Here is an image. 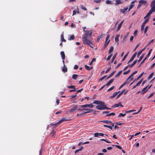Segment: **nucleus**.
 Returning <instances> with one entry per match:
<instances>
[{
    "instance_id": "obj_49",
    "label": "nucleus",
    "mask_w": 155,
    "mask_h": 155,
    "mask_svg": "<svg viewBox=\"0 0 155 155\" xmlns=\"http://www.w3.org/2000/svg\"><path fill=\"white\" fill-rule=\"evenodd\" d=\"M116 56H117L116 54H114L113 55L112 58V61H111L112 62H113V61H114V60L115 59Z\"/></svg>"
},
{
    "instance_id": "obj_27",
    "label": "nucleus",
    "mask_w": 155,
    "mask_h": 155,
    "mask_svg": "<svg viewBox=\"0 0 155 155\" xmlns=\"http://www.w3.org/2000/svg\"><path fill=\"white\" fill-rule=\"evenodd\" d=\"M78 76V75L77 74H73L72 76V78L74 80H76Z\"/></svg>"
},
{
    "instance_id": "obj_14",
    "label": "nucleus",
    "mask_w": 155,
    "mask_h": 155,
    "mask_svg": "<svg viewBox=\"0 0 155 155\" xmlns=\"http://www.w3.org/2000/svg\"><path fill=\"white\" fill-rule=\"evenodd\" d=\"M124 20H122L118 25L117 29V31H118L120 29L122 25L123 24V23L124 21Z\"/></svg>"
},
{
    "instance_id": "obj_64",
    "label": "nucleus",
    "mask_w": 155,
    "mask_h": 155,
    "mask_svg": "<svg viewBox=\"0 0 155 155\" xmlns=\"http://www.w3.org/2000/svg\"><path fill=\"white\" fill-rule=\"evenodd\" d=\"M109 37H110L109 35H108L107 36V37L106 38V41H105L106 42H107V41L109 39Z\"/></svg>"
},
{
    "instance_id": "obj_41",
    "label": "nucleus",
    "mask_w": 155,
    "mask_h": 155,
    "mask_svg": "<svg viewBox=\"0 0 155 155\" xmlns=\"http://www.w3.org/2000/svg\"><path fill=\"white\" fill-rule=\"evenodd\" d=\"M152 49H150V50L149 51V52H148V54H147V58H148V57H149L150 56V54H151V51H152Z\"/></svg>"
},
{
    "instance_id": "obj_43",
    "label": "nucleus",
    "mask_w": 155,
    "mask_h": 155,
    "mask_svg": "<svg viewBox=\"0 0 155 155\" xmlns=\"http://www.w3.org/2000/svg\"><path fill=\"white\" fill-rule=\"evenodd\" d=\"M106 2L107 4H113L111 3V2L109 0H107Z\"/></svg>"
},
{
    "instance_id": "obj_36",
    "label": "nucleus",
    "mask_w": 155,
    "mask_h": 155,
    "mask_svg": "<svg viewBox=\"0 0 155 155\" xmlns=\"http://www.w3.org/2000/svg\"><path fill=\"white\" fill-rule=\"evenodd\" d=\"M67 87L70 89H75V86L74 85H71Z\"/></svg>"
},
{
    "instance_id": "obj_35",
    "label": "nucleus",
    "mask_w": 155,
    "mask_h": 155,
    "mask_svg": "<svg viewBox=\"0 0 155 155\" xmlns=\"http://www.w3.org/2000/svg\"><path fill=\"white\" fill-rule=\"evenodd\" d=\"M129 53V52H128L124 56L123 58L122 59V61H124L125 60V59L127 58V56L128 55V54Z\"/></svg>"
},
{
    "instance_id": "obj_37",
    "label": "nucleus",
    "mask_w": 155,
    "mask_h": 155,
    "mask_svg": "<svg viewBox=\"0 0 155 155\" xmlns=\"http://www.w3.org/2000/svg\"><path fill=\"white\" fill-rule=\"evenodd\" d=\"M115 115V114L114 113H110L108 114H107L106 116H114Z\"/></svg>"
},
{
    "instance_id": "obj_18",
    "label": "nucleus",
    "mask_w": 155,
    "mask_h": 155,
    "mask_svg": "<svg viewBox=\"0 0 155 155\" xmlns=\"http://www.w3.org/2000/svg\"><path fill=\"white\" fill-rule=\"evenodd\" d=\"M60 53L62 59L64 60L65 59V55L64 52L62 51Z\"/></svg>"
},
{
    "instance_id": "obj_25",
    "label": "nucleus",
    "mask_w": 155,
    "mask_h": 155,
    "mask_svg": "<svg viewBox=\"0 0 155 155\" xmlns=\"http://www.w3.org/2000/svg\"><path fill=\"white\" fill-rule=\"evenodd\" d=\"M115 1L116 3L115 5H118L121 3V2L120 0H115Z\"/></svg>"
},
{
    "instance_id": "obj_55",
    "label": "nucleus",
    "mask_w": 155,
    "mask_h": 155,
    "mask_svg": "<svg viewBox=\"0 0 155 155\" xmlns=\"http://www.w3.org/2000/svg\"><path fill=\"white\" fill-rule=\"evenodd\" d=\"M111 69V67L108 68L105 71V73H107Z\"/></svg>"
},
{
    "instance_id": "obj_20",
    "label": "nucleus",
    "mask_w": 155,
    "mask_h": 155,
    "mask_svg": "<svg viewBox=\"0 0 155 155\" xmlns=\"http://www.w3.org/2000/svg\"><path fill=\"white\" fill-rule=\"evenodd\" d=\"M147 3V2L146 1H144L143 0H141L139 1V3H140L141 5L144 4L146 5Z\"/></svg>"
},
{
    "instance_id": "obj_31",
    "label": "nucleus",
    "mask_w": 155,
    "mask_h": 155,
    "mask_svg": "<svg viewBox=\"0 0 155 155\" xmlns=\"http://www.w3.org/2000/svg\"><path fill=\"white\" fill-rule=\"evenodd\" d=\"M119 36H120L119 35H118V34L117 35L115 38V41L117 42L119 41L118 38H119Z\"/></svg>"
},
{
    "instance_id": "obj_58",
    "label": "nucleus",
    "mask_w": 155,
    "mask_h": 155,
    "mask_svg": "<svg viewBox=\"0 0 155 155\" xmlns=\"http://www.w3.org/2000/svg\"><path fill=\"white\" fill-rule=\"evenodd\" d=\"M106 76H107V75H105L104 76L102 77L100 79L99 81H102L103 80H104L105 78L106 77Z\"/></svg>"
},
{
    "instance_id": "obj_5",
    "label": "nucleus",
    "mask_w": 155,
    "mask_h": 155,
    "mask_svg": "<svg viewBox=\"0 0 155 155\" xmlns=\"http://www.w3.org/2000/svg\"><path fill=\"white\" fill-rule=\"evenodd\" d=\"M69 120L68 119H67L65 118L64 117H63L62 119L60 120V121H59L58 123H56L54 124L53 125H58V124H61L62 122L65 121H68Z\"/></svg>"
},
{
    "instance_id": "obj_11",
    "label": "nucleus",
    "mask_w": 155,
    "mask_h": 155,
    "mask_svg": "<svg viewBox=\"0 0 155 155\" xmlns=\"http://www.w3.org/2000/svg\"><path fill=\"white\" fill-rule=\"evenodd\" d=\"M104 135V134L102 133H100L98 132H97L96 133H94V136L95 137H98L99 136H103Z\"/></svg>"
},
{
    "instance_id": "obj_9",
    "label": "nucleus",
    "mask_w": 155,
    "mask_h": 155,
    "mask_svg": "<svg viewBox=\"0 0 155 155\" xmlns=\"http://www.w3.org/2000/svg\"><path fill=\"white\" fill-rule=\"evenodd\" d=\"M81 107H89L91 108H92L94 107V105L92 104H86L81 106Z\"/></svg>"
},
{
    "instance_id": "obj_52",
    "label": "nucleus",
    "mask_w": 155,
    "mask_h": 155,
    "mask_svg": "<svg viewBox=\"0 0 155 155\" xmlns=\"http://www.w3.org/2000/svg\"><path fill=\"white\" fill-rule=\"evenodd\" d=\"M134 5H130L129 8V9L128 11H129L130 10H131L134 6Z\"/></svg>"
},
{
    "instance_id": "obj_53",
    "label": "nucleus",
    "mask_w": 155,
    "mask_h": 155,
    "mask_svg": "<svg viewBox=\"0 0 155 155\" xmlns=\"http://www.w3.org/2000/svg\"><path fill=\"white\" fill-rule=\"evenodd\" d=\"M123 92H121L117 96V98L120 97L123 94Z\"/></svg>"
},
{
    "instance_id": "obj_42",
    "label": "nucleus",
    "mask_w": 155,
    "mask_h": 155,
    "mask_svg": "<svg viewBox=\"0 0 155 155\" xmlns=\"http://www.w3.org/2000/svg\"><path fill=\"white\" fill-rule=\"evenodd\" d=\"M136 111V110H130L126 111L125 113H131L132 112H133L134 111Z\"/></svg>"
},
{
    "instance_id": "obj_2",
    "label": "nucleus",
    "mask_w": 155,
    "mask_h": 155,
    "mask_svg": "<svg viewBox=\"0 0 155 155\" xmlns=\"http://www.w3.org/2000/svg\"><path fill=\"white\" fill-rule=\"evenodd\" d=\"M150 7L151 9L148 13L144 17V19L149 16L153 12H155V0H153L152 1L150 4Z\"/></svg>"
},
{
    "instance_id": "obj_4",
    "label": "nucleus",
    "mask_w": 155,
    "mask_h": 155,
    "mask_svg": "<svg viewBox=\"0 0 155 155\" xmlns=\"http://www.w3.org/2000/svg\"><path fill=\"white\" fill-rule=\"evenodd\" d=\"M83 40L84 44H87L89 45L91 47L93 48V47L92 46V45H93V44L92 43V42L90 40H88L87 39H83Z\"/></svg>"
},
{
    "instance_id": "obj_63",
    "label": "nucleus",
    "mask_w": 155,
    "mask_h": 155,
    "mask_svg": "<svg viewBox=\"0 0 155 155\" xmlns=\"http://www.w3.org/2000/svg\"><path fill=\"white\" fill-rule=\"evenodd\" d=\"M101 2V0H94V2L96 3H99Z\"/></svg>"
},
{
    "instance_id": "obj_26",
    "label": "nucleus",
    "mask_w": 155,
    "mask_h": 155,
    "mask_svg": "<svg viewBox=\"0 0 155 155\" xmlns=\"http://www.w3.org/2000/svg\"><path fill=\"white\" fill-rule=\"evenodd\" d=\"M74 35H72L69 36V38H68V39L69 40H73L74 39Z\"/></svg>"
},
{
    "instance_id": "obj_60",
    "label": "nucleus",
    "mask_w": 155,
    "mask_h": 155,
    "mask_svg": "<svg viewBox=\"0 0 155 155\" xmlns=\"http://www.w3.org/2000/svg\"><path fill=\"white\" fill-rule=\"evenodd\" d=\"M142 53V52L140 50V51L138 53L137 55V57H139Z\"/></svg>"
},
{
    "instance_id": "obj_57",
    "label": "nucleus",
    "mask_w": 155,
    "mask_h": 155,
    "mask_svg": "<svg viewBox=\"0 0 155 155\" xmlns=\"http://www.w3.org/2000/svg\"><path fill=\"white\" fill-rule=\"evenodd\" d=\"M54 134V130H52L51 131V132L50 133V134L51 135H52V137H53V135Z\"/></svg>"
},
{
    "instance_id": "obj_8",
    "label": "nucleus",
    "mask_w": 155,
    "mask_h": 155,
    "mask_svg": "<svg viewBox=\"0 0 155 155\" xmlns=\"http://www.w3.org/2000/svg\"><path fill=\"white\" fill-rule=\"evenodd\" d=\"M137 54V52H136L134 53V54L132 55V57L130 59L129 61H128V62L127 63V64H129L130 62L132 61L134 59L135 57L136 56Z\"/></svg>"
},
{
    "instance_id": "obj_47",
    "label": "nucleus",
    "mask_w": 155,
    "mask_h": 155,
    "mask_svg": "<svg viewBox=\"0 0 155 155\" xmlns=\"http://www.w3.org/2000/svg\"><path fill=\"white\" fill-rule=\"evenodd\" d=\"M96 61V58H93L91 60V61L90 62V65H91L93 63V62L94 61Z\"/></svg>"
},
{
    "instance_id": "obj_23",
    "label": "nucleus",
    "mask_w": 155,
    "mask_h": 155,
    "mask_svg": "<svg viewBox=\"0 0 155 155\" xmlns=\"http://www.w3.org/2000/svg\"><path fill=\"white\" fill-rule=\"evenodd\" d=\"M128 8L127 7L125 8H124V9H120V12L123 13H124L125 11H127V10L128 9Z\"/></svg>"
},
{
    "instance_id": "obj_44",
    "label": "nucleus",
    "mask_w": 155,
    "mask_h": 155,
    "mask_svg": "<svg viewBox=\"0 0 155 155\" xmlns=\"http://www.w3.org/2000/svg\"><path fill=\"white\" fill-rule=\"evenodd\" d=\"M154 74V72H153L150 75L148 76V79H150L151 78H152L153 75Z\"/></svg>"
},
{
    "instance_id": "obj_21",
    "label": "nucleus",
    "mask_w": 155,
    "mask_h": 155,
    "mask_svg": "<svg viewBox=\"0 0 155 155\" xmlns=\"http://www.w3.org/2000/svg\"><path fill=\"white\" fill-rule=\"evenodd\" d=\"M120 91H119L117 92H114L112 96L110 97V98H114L115 97L117 94Z\"/></svg>"
},
{
    "instance_id": "obj_28",
    "label": "nucleus",
    "mask_w": 155,
    "mask_h": 155,
    "mask_svg": "<svg viewBox=\"0 0 155 155\" xmlns=\"http://www.w3.org/2000/svg\"><path fill=\"white\" fill-rule=\"evenodd\" d=\"M84 67H85V69L88 70H91V69H92V67L91 68V67H90L89 66H88L87 65H84Z\"/></svg>"
},
{
    "instance_id": "obj_46",
    "label": "nucleus",
    "mask_w": 155,
    "mask_h": 155,
    "mask_svg": "<svg viewBox=\"0 0 155 155\" xmlns=\"http://www.w3.org/2000/svg\"><path fill=\"white\" fill-rule=\"evenodd\" d=\"M130 69L128 70L127 71H125L123 73V74L125 75V74H128L130 72Z\"/></svg>"
},
{
    "instance_id": "obj_17",
    "label": "nucleus",
    "mask_w": 155,
    "mask_h": 155,
    "mask_svg": "<svg viewBox=\"0 0 155 155\" xmlns=\"http://www.w3.org/2000/svg\"><path fill=\"white\" fill-rule=\"evenodd\" d=\"M114 80V79H112L109 81L106 84H105L106 86H109L111 83H112Z\"/></svg>"
},
{
    "instance_id": "obj_34",
    "label": "nucleus",
    "mask_w": 155,
    "mask_h": 155,
    "mask_svg": "<svg viewBox=\"0 0 155 155\" xmlns=\"http://www.w3.org/2000/svg\"><path fill=\"white\" fill-rule=\"evenodd\" d=\"M126 114V113H125L124 114H123L122 113H120V114H119V115H118V117H124V116H125Z\"/></svg>"
},
{
    "instance_id": "obj_50",
    "label": "nucleus",
    "mask_w": 155,
    "mask_h": 155,
    "mask_svg": "<svg viewBox=\"0 0 155 155\" xmlns=\"http://www.w3.org/2000/svg\"><path fill=\"white\" fill-rule=\"evenodd\" d=\"M114 87H115L114 86H112L110 88H109V89H108L107 91H110L112 90L114 88Z\"/></svg>"
},
{
    "instance_id": "obj_12",
    "label": "nucleus",
    "mask_w": 155,
    "mask_h": 155,
    "mask_svg": "<svg viewBox=\"0 0 155 155\" xmlns=\"http://www.w3.org/2000/svg\"><path fill=\"white\" fill-rule=\"evenodd\" d=\"M148 85H147L146 87H145L141 91V93L142 94H144L145 93L147 92L148 91V90H147V88Z\"/></svg>"
},
{
    "instance_id": "obj_6",
    "label": "nucleus",
    "mask_w": 155,
    "mask_h": 155,
    "mask_svg": "<svg viewBox=\"0 0 155 155\" xmlns=\"http://www.w3.org/2000/svg\"><path fill=\"white\" fill-rule=\"evenodd\" d=\"M149 19L147 18V19H146L144 21L143 23L142 24L141 26V31H142L143 30L145 24L149 21Z\"/></svg>"
},
{
    "instance_id": "obj_29",
    "label": "nucleus",
    "mask_w": 155,
    "mask_h": 155,
    "mask_svg": "<svg viewBox=\"0 0 155 155\" xmlns=\"http://www.w3.org/2000/svg\"><path fill=\"white\" fill-rule=\"evenodd\" d=\"M113 49H114L113 47V46H111V47H110V48L109 51L108 53L110 54V53L112 52L113 51Z\"/></svg>"
},
{
    "instance_id": "obj_32",
    "label": "nucleus",
    "mask_w": 155,
    "mask_h": 155,
    "mask_svg": "<svg viewBox=\"0 0 155 155\" xmlns=\"http://www.w3.org/2000/svg\"><path fill=\"white\" fill-rule=\"evenodd\" d=\"M61 40L62 42H66V40L64 39V35L63 34H62L61 35Z\"/></svg>"
},
{
    "instance_id": "obj_38",
    "label": "nucleus",
    "mask_w": 155,
    "mask_h": 155,
    "mask_svg": "<svg viewBox=\"0 0 155 155\" xmlns=\"http://www.w3.org/2000/svg\"><path fill=\"white\" fill-rule=\"evenodd\" d=\"M88 110V111L84 112V114H86L87 113H90V112H91L92 111H93V110H91V109H88V110Z\"/></svg>"
},
{
    "instance_id": "obj_61",
    "label": "nucleus",
    "mask_w": 155,
    "mask_h": 155,
    "mask_svg": "<svg viewBox=\"0 0 155 155\" xmlns=\"http://www.w3.org/2000/svg\"><path fill=\"white\" fill-rule=\"evenodd\" d=\"M153 41V39L152 40L150 41L148 43H147V45L148 46L150 45V44Z\"/></svg>"
},
{
    "instance_id": "obj_54",
    "label": "nucleus",
    "mask_w": 155,
    "mask_h": 155,
    "mask_svg": "<svg viewBox=\"0 0 155 155\" xmlns=\"http://www.w3.org/2000/svg\"><path fill=\"white\" fill-rule=\"evenodd\" d=\"M88 110V109H87V108L78 109V110H80V111L87 110Z\"/></svg>"
},
{
    "instance_id": "obj_45",
    "label": "nucleus",
    "mask_w": 155,
    "mask_h": 155,
    "mask_svg": "<svg viewBox=\"0 0 155 155\" xmlns=\"http://www.w3.org/2000/svg\"><path fill=\"white\" fill-rule=\"evenodd\" d=\"M81 9L84 11H86L87 10V8L85 7H84L83 5H81Z\"/></svg>"
},
{
    "instance_id": "obj_33",
    "label": "nucleus",
    "mask_w": 155,
    "mask_h": 155,
    "mask_svg": "<svg viewBox=\"0 0 155 155\" xmlns=\"http://www.w3.org/2000/svg\"><path fill=\"white\" fill-rule=\"evenodd\" d=\"M144 54H142V55L140 57L138 61V62H139L141 60L143 59V58L144 57Z\"/></svg>"
},
{
    "instance_id": "obj_30",
    "label": "nucleus",
    "mask_w": 155,
    "mask_h": 155,
    "mask_svg": "<svg viewBox=\"0 0 155 155\" xmlns=\"http://www.w3.org/2000/svg\"><path fill=\"white\" fill-rule=\"evenodd\" d=\"M83 149V147H82L80 149L76 150L75 151V153H78L79 151Z\"/></svg>"
},
{
    "instance_id": "obj_51",
    "label": "nucleus",
    "mask_w": 155,
    "mask_h": 155,
    "mask_svg": "<svg viewBox=\"0 0 155 155\" xmlns=\"http://www.w3.org/2000/svg\"><path fill=\"white\" fill-rule=\"evenodd\" d=\"M126 83H125V82H124L123 83L120 87L119 88V89H120L121 88H122L124 85H126Z\"/></svg>"
},
{
    "instance_id": "obj_3",
    "label": "nucleus",
    "mask_w": 155,
    "mask_h": 155,
    "mask_svg": "<svg viewBox=\"0 0 155 155\" xmlns=\"http://www.w3.org/2000/svg\"><path fill=\"white\" fill-rule=\"evenodd\" d=\"M85 33L83 35V39H89L91 36L92 32L91 30L84 31Z\"/></svg>"
},
{
    "instance_id": "obj_13",
    "label": "nucleus",
    "mask_w": 155,
    "mask_h": 155,
    "mask_svg": "<svg viewBox=\"0 0 155 155\" xmlns=\"http://www.w3.org/2000/svg\"><path fill=\"white\" fill-rule=\"evenodd\" d=\"M134 78H131V79H130L128 78L127 79L126 81L124 82L125 83H126V84H129L131 81H132L133 79Z\"/></svg>"
},
{
    "instance_id": "obj_1",
    "label": "nucleus",
    "mask_w": 155,
    "mask_h": 155,
    "mask_svg": "<svg viewBox=\"0 0 155 155\" xmlns=\"http://www.w3.org/2000/svg\"><path fill=\"white\" fill-rule=\"evenodd\" d=\"M93 103L98 104L96 106V108L99 110H104L105 109L109 110L111 109L107 107L106 105H105V103L101 101L95 100L93 102Z\"/></svg>"
},
{
    "instance_id": "obj_59",
    "label": "nucleus",
    "mask_w": 155,
    "mask_h": 155,
    "mask_svg": "<svg viewBox=\"0 0 155 155\" xmlns=\"http://www.w3.org/2000/svg\"><path fill=\"white\" fill-rule=\"evenodd\" d=\"M154 94V93H152L150 94V96H149L148 97V98L149 99V98H150V97H152V96H153V94Z\"/></svg>"
},
{
    "instance_id": "obj_40",
    "label": "nucleus",
    "mask_w": 155,
    "mask_h": 155,
    "mask_svg": "<svg viewBox=\"0 0 155 155\" xmlns=\"http://www.w3.org/2000/svg\"><path fill=\"white\" fill-rule=\"evenodd\" d=\"M122 71H120L118 72V73L115 76L116 77H117L119 76L122 73Z\"/></svg>"
},
{
    "instance_id": "obj_19",
    "label": "nucleus",
    "mask_w": 155,
    "mask_h": 155,
    "mask_svg": "<svg viewBox=\"0 0 155 155\" xmlns=\"http://www.w3.org/2000/svg\"><path fill=\"white\" fill-rule=\"evenodd\" d=\"M110 40H109V41H108L107 42L105 41V43L104 45V48H103L104 49L107 47V46L108 45L109 43L110 42Z\"/></svg>"
},
{
    "instance_id": "obj_7",
    "label": "nucleus",
    "mask_w": 155,
    "mask_h": 155,
    "mask_svg": "<svg viewBox=\"0 0 155 155\" xmlns=\"http://www.w3.org/2000/svg\"><path fill=\"white\" fill-rule=\"evenodd\" d=\"M119 106L123 107L124 106L120 102H119L118 104H115L113 106H112V107L113 108H114L118 107Z\"/></svg>"
},
{
    "instance_id": "obj_39",
    "label": "nucleus",
    "mask_w": 155,
    "mask_h": 155,
    "mask_svg": "<svg viewBox=\"0 0 155 155\" xmlns=\"http://www.w3.org/2000/svg\"><path fill=\"white\" fill-rule=\"evenodd\" d=\"M112 55H113V54H110L108 57L107 58V61H109V60L110 58H111V57L112 56Z\"/></svg>"
},
{
    "instance_id": "obj_15",
    "label": "nucleus",
    "mask_w": 155,
    "mask_h": 155,
    "mask_svg": "<svg viewBox=\"0 0 155 155\" xmlns=\"http://www.w3.org/2000/svg\"><path fill=\"white\" fill-rule=\"evenodd\" d=\"M100 122L106 124H110L112 123V122L111 121L108 120H101L100 121Z\"/></svg>"
},
{
    "instance_id": "obj_22",
    "label": "nucleus",
    "mask_w": 155,
    "mask_h": 155,
    "mask_svg": "<svg viewBox=\"0 0 155 155\" xmlns=\"http://www.w3.org/2000/svg\"><path fill=\"white\" fill-rule=\"evenodd\" d=\"M115 72H116V71H113L107 77L106 79H108L109 78H110L114 74V73H115Z\"/></svg>"
},
{
    "instance_id": "obj_24",
    "label": "nucleus",
    "mask_w": 155,
    "mask_h": 155,
    "mask_svg": "<svg viewBox=\"0 0 155 155\" xmlns=\"http://www.w3.org/2000/svg\"><path fill=\"white\" fill-rule=\"evenodd\" d=\"M68 70L67 68L66 67L65 65H64L62 68V71L64 72H66Z\"/></svg>"
},
{
    "instance_id": "obj_48",
    "label": "nucleus",
    "mask_w": 155,
    "mask_h": 155,
    "mask_svg": "<svg viewBox=\"0 0 155 155\" xmlns=\"http://www.w3.org/2000/svg\"><path fill=\"white\" fill-rule=\"evenodd\" d=\"M148 28V26H146L145 27V29H144V33L145 34L147 32V30Z\"/></svg>"
},
{
    "instance_id": "obj_16",
    "label": "nucleus",
    "mask_w": 155,
    "mask_h": 155,
    "mask_svg": "<svg viewBox=\"0 0 155 155\" xmlns=\"http://www.w3.org/2000/svg\"><path fill=\"white\" fill-rule=\"evenodd\" d=\"M143 73H144V72H143L141 74H140L137 78H135L134 80V82H135V81L138 80H139V79L142 77V76L143 75Z\"/></svg>"
},
{
    "instance_id": "obj_56",
    "label": "nucleus",
    "mask_w": 155,
    "mask_h": 155,
    "mask_svg": "<svg viewBox=\"0 0 155 155\" xmlns=\"http://www.w3.org/2000/svg\"><path fill=\"white\" fill-rule=\"evenodd\" d=\"M115 146L117 148H119L120 149H122V147H120V146L119 145H113V146Z\"/></svg>"
},
{
    "instance_id": "obj_10",
    "label": "nucleus",
    "mask_w": 155,
    "mask_h": 155,
    "mask_svg": "<svg viewBox=\"0 0 155 155\" xmlns=\"http://www.w3.org/2000/svg\"><path fill=\"white\" fill-rule=\"evenodd\" d=\"M72 106L74 107L72 108H71L70 110H69L70 113H71L72 112L74 111H75L77 109L78 107V105H72Z\"/></svg>"
},
{
    "instance_id": "obj_62",
    "label": "nucleus",
    "mask_w": 155,
    "mask_h": 155,
    "mask_svg": "<svg viewBox=\"0 0 155 155\" xmlns=\"http://www.w3.org/2000/svg\"><path fill=\"white\" fill-rule=\"evenodd\" d=\"M78 68V65H75L74 67V69H77Z\"/></svg>"
}]
</instances>
